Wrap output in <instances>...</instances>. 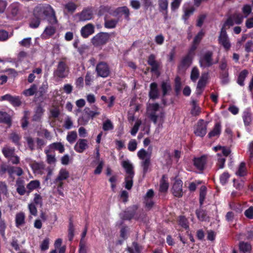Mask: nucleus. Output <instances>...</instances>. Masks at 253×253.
I'll return each mask as SVG.
<instances>
[{
	"mask_svg": "<svg viewBox=\"0 0 253 253\" xmlns=\"http://www.w3.org/2000/svg\"><path fill=\"white\" fill-rule=\"evenodd\" d=\"M73 126V123L71 117L69 116L67 117L65 119L63 126L66 129H69L72 127Z\"/></svg>",
	"mask_w": 253,
	"mask_h": 253,
	"instance_id": "obj_62",
	"label": "nucleus"
},
{
	"mask_svg": "<svg viewBox=\"0 0 253 253\" xmlns=\"http://www.w3.org/2000/svg\"><path fill=\"white\" fill-rule=\"evenodd\" d=\"M93 11L91 8H84L81 12L76 14L80 21H86L92 19Z\"/></svg>",
	"mask_w": 253,
	"mask_h": 253,
	"instance_id": "obj_9",
	"label": "nucleus"
},
{
	"mask_svg": "<svg viewBox=\"0 0 253 253\" xmlns=\"http://www.w3.org/2000/svg\"><path fill=\"white\" fill-rule=\"evenodd\" d=\"M151 154H149V155L147 158L145 159V160H142L140 163V165L143 169V175H145L146 173H147L149 170L151 166Z\"/></svg>",
	"mask_w": 253,
	"mask_h": 253,
	"instance_id": "obj_23",
	"label": "nucleus"
},
{
	"mask_svg": "<svg viewBox=\"0 0 253 253\" xmlns=\"http://www.w3.org/2000/svg\"><path fill=\"white\" fill-rule=\"evenodd\" d=\"M37 85L35 84H33L29 88L25 90L23 93L27 96H32L37 91Z\"/></svg>",
	"mask_w": 253,
	"mask_h": 253,
	"instance_id": "obj_43",
	"label": "nucleus"
},
{
	"mask_svg": "<svg viewBox=\"0 0 253 253\" xmlns=\"http://www.w3.org/2000/svg\"><path fill=\"white\" fill-rule=\"evenodd\" d=\"M102 128L104 131L111 130L114 128V126L112 122L107 119L103 123Z\"/></svg>",
	"mask_w": 253,
	"mask_h": 253,
	"instance_id": "obj_54",
	"label": "nucleus"
},
{
	"mask_svg": "<svg viewBox=\"0 0 253 253\" xmlns=\"http://www.w3.org/2000/svg\"><path fill=\"white\" fill-rule=\"evenodd\" d=\"M217 155L218 157L217 162L216 164L217 167H218V169H223L224 166L225 158L219 154H217Z\"/></svg>",
	"mask_w": 253,
	"mask_h": 253,
	"instance_id": "obj_57",
	"label": "nucleus"
},
{
	"mask_svg": "<svg viewBox=\"0 0 253 253\" xmlns=\"http://www.w3.org/2000/svg\"><path fill=\"white\" fill-rule=\"evenodd\" d=\"M46 149L51 152L57 150L60 153H63L65 151L64 145L61 142H54L48 145Z\"/></svg>",
	"mask_w": 253,
	"mask_h": 253,
	"instance_id": "obj_19",
	"label": "nucleus"
},
{
	"mask_svg": "<svg viewBox=\"0 0 253 253\" xmlns=\"http://www.w3.org/2000/svg\"><path fill=\"white\" fill-rule=\"evenodd\" d=\"M182 181L181 180H176L174 182L172 192L175 197H181L183 195Z\"/></svg>",
	"mask_w": 253,
	"mask_h": 253,
	"instance_id": "obj_10",
	"label": "nucleus"
},
{
	"mask_svg": "<svg viewBox=\"0 0 253 253\" xmlns=\"http://www.w3.org/2000/svg\"><path fill=\"white\" fill-rule=\"evenodd\" d=\"M141 121L139 120H137L135 122L134 126H133L130 131V133L132 135H135V134H136L139 129V126L141 125Z\"/></svg>",
	"mask_w": 253,
	"mask_h": 253,
	"instance_id": "obj_61",
	"label": "nucleus"
},
{
	"mask_svg": "<svg viewBox=\"0 0 253 253\" xmlns=\"http://www.w3.org/2000/svg\"><path fill=\"white\" fill-rule=\"evenodd\" d=\"M106 13H109L115 16V9H112V8L109 6H101L100 7L98 14L100 15H104Z\"/></svg>",
	"mask_w": 253,
	"mask_h": 253,
	"instance_id": "obj_30",
	"label": "nucleus"
},
{
	"mask_svg": "<svg viewBox=\"0 0 253 253\" xmlns=\"http://www.w3.org/2000/svg\"><path fill=\"white\" fill-rule=\"evenodd\" d=\"M110 38V34L105 32H100L94 36L91 40L92 44L99 47L105 44Z\"/></svg>",
	"mask_w": 253,
	"mask_h": 253,
	"instance_id": "obj_4",
	"label": "nucleus"
},
{
	"mask_svg": "<svg viewBox=\"0 0 253 253\" xmlns=\"http://www.w3.org/2000/svg\"><path fill=\"white\" fill-rule=\"evenodd\" d=\"M239 249L242 253H250L252 247L250 244L242 242L239 244Z\"/></svg>",
	"mask_w": 253,
	"mask_h": 253,
	"instance_id": "obj_36",
	"label": "nucleus"
},
{
	"mask_svg": "<svg viewBox=\"0 0 253 253\" xmlns=\"http://www.w3.org/2000/svg\"><path fill=\"white\" fill-rule=\"evenodd\" d=\"M25 216L23 212H20L16 214L15 223L17 227H19L25 223Z\"/></svg>",
	"mask_w": 253,
	"mask_h": 253,
	"instance_id": "obj_35",
	"label": "nucleus"
},
{
	"mask_svg": "<svg viewBox=\"0 0 253 253\" xmlns=\"http://www.w3.org/2000/svg\"><path fill=\"white\" fill-rule=\"evenodd\" d=\"M207 129V123L201 119L198 122L194 132L196 136L203 137L206 135Z\"/></svg>",
	"mask_w": 253,
	"mask_h": 253,
	"instance_id": "obj_8",
	"label": "nucleus"
},
{
	"mask_svg": "<svg viewBox=\"0 0 253 253\" xmlns=\"http://www.w3.org/2000/svg\"><path fill=\"white\" fill-rule=\"evenodd\" d=\"M118 23V20L105 18L104 27L107 29H114L116 27Z\"/></svg>",
	"mask_w": 253,
	"mask_h": 253,
	"instance_id": "obj_39",
	"label": "nucleus"
},
{
	"mask_svg": "<svg viewBox=\"0 0 253 253\" xmlns=\"http://www.w3.org/2000/svg\"><path fill=\"white\" fill-rule=\"evenodd\" d=\"M69 177V173L65 169H61L56 178V181H63Z\"/></svg>",
	"mask_w": 253,
	"mask_h": 253,
	"instance_id": "obj_33",
	"label": "nucleus"
},
{
	"mask_svg": "<svg viewBox=\"0 0 253 253\" xmlns=\"http://www.w3.org/2000/svg\"><path fill=\"white\" fill-rule=\"evenodd\" d=\"M32 168L35 173L39 174H42L46 169L45 165L43 162L35 163L32 166Z\"/></svg>",
	"mask_w": 253,
	"mask_h": 253,
	"instance_id": "obj_20",
	"label": "nucleus"
},
{
	"mask_svg": "<svg viewBox=\"0 0 253 253\" xmlns=\"http://www.w3.org/2000/svg\"><path fill=\"white\" fill-rule=\"evenodd\" d=\"M77 138V133L75 131L69 132L67 135V140L71 144L73 143Z\"/></svg>",
	"mask_w": 253,
	"mask_h": 253,
	"instance_id": "obj_50",
	"label": "nucleus"
},
{
	"mask_svg": "<svg viewBox=\"0 0 253 253\" xmlns=\"http://www.w3.org/2000/svg\"><path fill=\"white\" fill-rule=\"evenodd\" d=\"M69 73V67L63 61L58 63L56 69L53 72V76L57 79H64L68 77Z\"/></svg>",
	"mask_w": 253,
	"mask_h": 253,
	"instance_id": "obj_2",
	"label": "nucleus"
},
{
	"mask_svg": "<svg viewBox=\"0 0 253 253\" xmlns=\"http://www.w3.org/2000/svg\"><path fill=\"white\" fill-rule=\"evenodd\" d=\"M234 23L236 24H240L243 22L244 16L240 13H234L232 15Z\"/></svg>",
	"mask_w": 253,
	"mask_h": 253,
	"instance_id": "obj_53",
	"label": "nucleus"
},
{
	"mask_svg": "<svg viewBox=\"0 0 253 253\" xmlns=\"http://www.w3.org/2000/svg\"><path fill=\"white\" fill-rule=\"evenodd\" d=\"M95 111H91L88 107H85L84 110V113L89 118L93 119L94 117L99 115L100 112L98 111V108L96 107Z\"/></svg>",
	"mask_w": 253,
	"mask_h": 253,
	"instance_id": "obj_40",
	"label": "nucleus"
},
{
	"mask_svg": "<svg viewBox=\"0 0 253 253\" xmlns=\"http://www.w3.org/2000/svg\"><path fill=\"white\" fill-rule=\"evenodd\" d=\"M48 84L47 82H44L40 87L39 90L37 91L39 96H42L46 92L48 89Z\"/></svg>",
	"mask_w": 253,
	"mask_h": 253,
	"instance_id": "obj_48",
	"label": "nucleus"
},
{
	"mask_svg": "<svg viewBox=\"0 0 253 253\" xmlns=\"http://www.w3.org/2000/svg\"><path fill=\"white\" fill-rule=\"evenodd\" d=\"M95 31L94 26L91 23H88L83 26L81 30V36L84 38H87L93 34Z\"/></svg>",
	"mask_w": 253,
	"mask_h": 253,
	"instance_id": "obj_12",
	"label": "nucleus"
},
{
	"mask_svg": "<svg viewBox=\"0 0 253 253\" xmlns=\"http://www.w3.org/2000/svg\"><path fill=\"white\" fill-rule=\"evenodd\" d=\"M122 166L126 171V175H134V167L129 161H124Z\"/></svg>",
	"mask_w": 253,
	"mask_h": 253,
	"instance_id": "obj_17",
	"label": "nucleus"
},
{
	"mask_svg": "<svg viewBox=\"0 0 253 253\" xmlns=\"http://www.w3.org/2000/svg\"><path fill=\"white\" fill-rule=\"evenodd\" d=\"M206 193L207 188L205 186H202L200 188L199 198L200 204L201 206L204 204V202L206 198Z\"/></svg>",
	"mask_w": 253,
	"mask_h": 253,
	"instance_id": "obj_45",
	"label": "nucleus"
},
{
	"mask_svg": "<svg viewBox=\"0 0 253 253\" xmlns=\"http://www.w3.org/2000/svg\"><path fill=\"white\" fill-rule=\"evenodd\" d=\"M149 96L153 100L158 98L159 96V92L157 84L154 82L150 84Z\"/></svg>",
	"mask_w": 253,
	"mask_h": 253,
	"instance_id": "obj_14",
	"label": "nucleus"
},
{
	"mask_svg": "<svg viewBox=\"0 0 253 253\" xmlns=\"http://www.w3.org/2000/svg\"><path fill=\"white\" fill-rule=\"evenodd\" d=\"M201 113L200 108L197 105L195 101H193L192 108L191 111V113L193 116H198Z\"/></svg>",
	"mask_w": 253,
	"mask_h": 253,
	"instance_id": "obj_56",
	"label": "nucleus"
},
{
	"mask_svg": "<svg viewBox=\"0 0 253 253\" xmlns=\"http://www.w3.org/2000/svg\"><path fill=\"white\" fill-rule=\"evenodd\" d=\"M10 122V117L6 113L0 112V122L9 124Z\"/></svg>",
	"mask_w": 253,
	"mask_h": 253,
	"instance_id": "obj_51",
	"label": "nucleus"
},
{
	"mask_svg": "<svg viewBox=\"0 0 253 253\" xmlns=\"http://www.w3.org/2000/svg\"><path fill=\"white\" fill-rule=\"evenodd\" d=\"M88 148V141L85 139H80L74 146L75 151L78 153H83Z\"/></svg>",
	"mask_w": 253,
	"mask_h": 253,
	"instance_id": "obj_13",
	"label": "nucleus"
},
{
	"mask_svg": "<svg viewBox=\"0 0 253 253\" xmlns=\"http://www.w3.org/2000/svg\"><path fill=\"white\" fill-rule=\"evenodd\" d=\"M228 71H224L221 72L220 73V79L221 80V83L223 84H225L228 83L229 82V78H228Z\"/></svg>",
	"mask_w": 253,
	"mask_h": 253,
	"instance_id": "obj_59",
	"label": "nucleus"
},
{
	"mask_svg": "<svg viewBox=\"0 0 253 253\" xmlns=\"http://www.w3.org/2000/svg\"><path fill=\"white\" fill-rule=\"evenodd\" d=\"M236 174L239 176H244L247 174V168L244 162L240 163L236 171Z\"/></svg>",
	"mask_w": 253,
	"mask_h": 253,
	"instance_id": "obj_34",
	"label": "nucleus"
},
{
	"mask_svg": "<svg viewBox=\"0 0 253 253\" xmlns=\"http://www.w3.org/2000/svg\"><path fill=\"white\" fill-rule=\"evenodd\" d=\"M181 83L180 77H177L175 79L174 90L176 95L179 94L181 91Z\"/></svg>",
	"mask_w": 253,
	"mask_h": 253,
	"instance_id": "obj_55",
	"label": "nucleus"
},
{
	"mask_svg": "<svg viewBox=\"0 0 253 253\" xmlns=\"http://www.w3.org/2000/svg\"><path fill=\"white\" fill-rule=\"evenodd\" d=\"M148 64L151 66V71L156 72L159 68V64L156 60V56L154 54H150L148 58Z\"/></svg>",
	"mask_w": 253,
	"mask_h": 253,
	"instance_id": "obj_21",
	"label": "nucleus"
},
{
	"mask_svg": "<svg viewBox=\"0 0 253 253\" xmlns=\"http://www.w3.org/2000/svg\"><path fill=\"white\" fill-rule=\"evenodd\" d=\"M219 43L221 44L226 51L230 50L231 44L227 34L226 29L222 27L221 29L219 36L218 37Z\"/></svg>",
	"mask_w": 253,
	"mask_h": 253,
	"instance_id": "obj_7",
	"label": "nucleus"
},
{
	"mask_svg": "<svg viewBox=\"0 0 253 253\" xmlns=\"http://www.w3.org/2000/svg\"><path fill=\"white\" fill-rule=\"evenodd\" d=\"M196 214L197 218L200 221H205L208 218L206 211L202 209L197 210L196 211Z\"/></svg>",
	"mask_w": 253,
	"mask_h": 253,
	"instance_id": "obj_42",
	"label": "nucleus"
},
{
	"mask_svg": "<svg viewBox=\"0 0 253 253\" xmlns=\"http://www.w3.org/2000/svg\"><path fill=\"white\" fill-rule=\"evenodd\" d=\"M9 103L14 107H18L21 105V101L19 96H11Z\"/></svg>",
	"mask_w": 253,
	"mask_h": 253,
	"instance_id": "obj_52",
	"label": "nucleus"
},
{
	"mask_svg": "<svg viewBox=\"0 0 253 253\" xmlns=\"http://www.w3.org/2000/svg\"><path fill=\"white\" fill-rule=\"evenodd\" d=\"M137 206L133 205L121 214V218L123 220H130L132 218L138 220L143 213L142 211H137Z\"/></svg>",
	"mask_w": 253,
	"mask_h": 253,
	"instance_id": "obj_1",
	"label": "nucleus"
},
{
	"mask_svg": "<svg viewBox=\"0 0 253 253\" xmlns=\"http://www.w3.org/2000/svg\"><path fill=\"white\" fill-rule=\"evenodd\" d=\"M221 130V125L219 123H217L215 124L212 130H211L208 134L209 138L213 137L219 136Z\"/></svg>",
	"mask_w": 253,
	"mask_h": 253,
	"instance_id": "obj_26",
	"label": "nucleus"
},
{
	"mask_svg": "<svg viewBox=\"0 0 253 253\" xmlns=\"http://www.w3.org/2000/svg\"><path fill=\"white\" fill-rule=\"evenodd\" d=\"M41 18L36 17L33 18L30 23V27L32 28H38L41 23Z\"/></svg>",
	"mask_w": 253,
	"mask_h": 253,
	"instance_id": "obj_60",
	"label": "nucleus"
},
{
	"mask_svg": "<svg viewBox=\"0 0 253 253\" xmlns=\"http://www.w3.org/2000/svg\"><path fill=\"white\" fill-rule=\"evenodd\" d=\"M115 16L124 14L126 19L127 21L129 20V9L126 6H125L118 7L115 9Z\"/></svg>",
	"mask_w": 253,
	"mask_h": 253,
	"instance_id": "obj_16",
	"label": "nucleus"
},
{
	"mask_svg": "<svg viewBox=\"0 0 253 253\" xmlns=\"http://www.w3.org/2000/svg\"><path fill=\"white\" fill-rule=\"evenodd\" d=\"M129 253H140L141 249L136 243H133V248H128L127 249Z\"/></svg>",
	"mask_w": 253,
	"mask_h": 253,
	"instance_id": "obj_63",
	"label": "nucleus"
},
{
	"mask_svg": "<svg viewBox=\"0 0 253 253\" xmlns=\"http://www.w3.org/2000/svg\"><path fill=\"white\" fill-rule=\"evenodd\" d=\"M199 76V72L198 69L196 67H194L192 69L191 73V79L192 81L195 82Z\"/></svg>",
	"mask_w": 253,
	"mask_h": 253,
	"instance_id": "obj_64",
	"label": "nucleus"
},
{
	"mask_svg": "<svg viewBox=\"0 0 253 253\" xmlns=\"http://www.w3.org/2000/svg\"><path fill=\"white\" fill-rule=\"evenodd\" d=\"M199 64L201 68H208L211 66L213 64V52L208 50L200 55Z\"/></svg>",
	"mask_w": 253,
	"mask_h": 253,
	"instance_id": "obj_5",
	"label": "nucleus"
},
{
	"mask_svg": "<svg viewBox=\"0 0 253 253\" xmlns=\"http://www.w3.org/2000/svg\"><path fill=\"white\" fill-rule=\"evenodd\" d=\"M248 73L249 72L247 70H244L240 72L237 79V83L240 85H244V81L247 77Z\"/></svg>",
	"mask_w": 253,
	"mask_h": 253,
	"instance_id": "obj_37",
	"label": "nucleus"
},
{
	"mask_svg": "<svg viewBox=\"0 0 253 253\" xmlns=\"http://www.w3.org/2000/svg\"><path fill=\"white\" fill-rule=\"evenodd\" d=\"M15 149L14 148L10 147L8 146H5L2 149V153L7 159L15 154Z\"/></svg>",
	"mask_w": 253,
	"mask_h": 253,
	"instance_id": "obj_29",
	"label": "nucleus"
},
{
	"mask_svg": "<svg viewBox=\"0 0 253 253\" xmlns=\"http://www.w3.org/2000/svg\"><path fill=\"white\" fill-rule=\"evenodd\" d=\"M40 182L39 180H35L31 181L27 185V195H28L32 191L39 188Z\"/></svg>",
	"mask_w": 253,
	"mask_h": 253,
	"instance_id": "obj_31",
	"label": "nucleus"
},
{
	"mask_svg": "<svg viewBox=\"0 0 253 253\" xmlns=\"http://www.w3.org/2000/svg\"><path fill=\"white\" fill-rule=\"evenodd\" d=\"M53 8L49 4L37 5L34 10V15L36 17L41 18L50 15V13L53 11Z\"/></svg>",
	"mask_w": 253,
	"mask_h": 253,
	"instance_id": "obj_3",
	"label": "nucleus"
},
{
	"mask_svg": "<svg viewBox=\"0 0 253 253\" xmlns=\"http://www.w3.org/2000/svg\"><path fill=\"white\" fill-rule=\"evenodd\" d=\"M21 5L18 2L11 3L9 6L10 13L13 17H15L19 13Z\"/></svg>",
	"mask_w": 253,
	"mask_h": 253,
	"instance_id": "obj_27",
	"label": "nucleus"
},
{
	"mask_svg": "<svg viewBox=\"0 0 253 253\" xmlns=\"http://www.w3.org/2000/svg\"><path fill=\"white\" fill-rule=\"evenodd\" d=\"M21 136L16 132H12L10 134L9 139L17 146H20V140Z\"/></svg>",
	"mask_w": 253,
	"mask_h": 253,
	"instance_id": "obj_41",
	"label": "nucleus"
},
{
	"mask_svg": "<svg viewBox=\"0 0 253 253\" xmlns=\"http://www.w3.org/2000/svg\"><path fill=\"white\" fill-rule=\"evenodd\" d=\"M208 79V74H204L202 75L199 80L197 86V93L200 95L206 86Z\"/></svg>",
	"mask_w": 253,
	"mask_h": 253,
	"instance_id": "obj_15",
	"label": "nucleus"
},
{
	"mask_svg": "<svg viewBox=\"0 0 253 253\" xmlns=\"http://www.w3.org/2000/svg\"><path fill=\"white\" fill-rule=\"evenodd\" d=\"M206 163V157L205 156L195 158L194 160V166L199 170H202L204 169Z\"/></svg>",
	"mask_w": 253,
	"mask_h": 253,
	"instance_id": "obj_24",
	"label": "nucleus"
},
{
	"mask_svg": "<svg viewBox=\"0 0 253 253\" xmlns=\"http://www.w3.org/2000/svg\"><path fill=\"white\" fill-rule=\"evenodd\" d=\"M60 114L59 109L57 107H54L50 110L49 118H52L54 119L57 118Z\"/></svg>",
	"mask_w": 253,
	"mask_h": 253,
	"instance_id": "obj_58",
	"label": "nucleus"
},
{
	"mask_svg": "<svg viewBox=\"0 0 253 253\" xmlns=\"http://www.w3.org/2000/svg\"><path fill=\"white\" fill-rule=\"evenodd\" d=\"M169 2L168 0H158L159 8L160 12H166L167 14Z\"/></svg>",
	"mask_w": 253,
	"mask_h": 253,
	"instance_id": "obj_38",
	"label": "nucleus"
},
{
	"mask_svg": "<svg viewBox=\"0 0 253 253\" xmlns=\"http://www.w3.org/2000/svg\"><path fill=\"white\" fill-rule=\"evenodd\" d=\"M191 62L192 59L190 56V54H188L182 58L179 68L182 69H186L190 66Z\"/></svg>",
	"mask_w": 253,
	"mask_h": 253,
	"instance_id": "obj_25",
	"label": "nucleus"
},
{
	"mask_svg": "<svg viewBox=\"0 0 253 253\" xmlns=\"http://www.w3.org/2000/svg\"><path fill=\"white\" fill-rule=\"evenodd\" d=\"M47 18V20L49 24L51 25V26H53V25L56 24L58 23V20L56 16L55 11L54 10H53V11L50 13V15L46 17Z\"/></svg>",
	"mask_w": 253,
	"mask_h": 253,
	"instance_id": "obj_47",
	"label": "nucleus"
},
{
	"mask_svg": "<svg viewBox=\"0 0 253 253\" xmlns=\"http://www.w3.org/2000/svg\"><path fill=\"white\" fill-rule=\"evenodd\" d=\"M134 175H126L125 177V188L127 190L131 189L133 185V178Z\"/></svg>",
	"mask_w": 253,
	"mask_h": 253,
	"instance_id": "obj_44",
	"label": "nucleus"
},
{
	"mask_svg": "<svg viewBox=\"0 0 253 253\" xmlns=\"http://www.w3.org/2000/svg\"><path fill=\"white\" fill-rule=\"evenodd\" d=\"M95 71L97 76L105 78L110 76L111 74L110 68L107 63L101 61L96 65Z\"/></svg>",
	"mask_w": 253,
	"mask_h": 253,
	"instance_id": "obj_6",
	"label": "nucleus"
},
{
	"mask_svg": "<svg viewBox=\"0 0 253 253\" xmlns=\"http://www.w3.org/2000/svg\"><path fill=\"white\" fill-rule=\"evenodd\" d=\"M65 9L67 12L73 13L77 8L76 4L73 2H69L64 5Z\"/></svg>",
	"mask_w": 253,
	"mask_h": 253,
	"instance_id": "obj_46",
	"label": "nucleus"
},
{
	"mask_svg": "<svg viewBox=\"0 0 253 253\" xmlns=\"http://www.w3.org/2000/svg\"><path fill=\"white\" fill-rule=\"evenodd\" d=\"M44 152L46 155V161L49 164H51L52 163H54L56 161V159L55 158V156L51 154L50 153L52 152L49 150L45 149L44 150Z\"/></svg>",
	"mask_w": 253,
	"mask_h": 253,
	"instance_id": "obj_49",
	"label": "nucleus"
},
{
	"mask_svg": "<svg viewBox=\"0 0 253 253\" xmlns=\"http://www.w3.org/2000/svg\"><path fill=\"white\" fill-rule=\"evenodd\" d=\"M44 112V109L41 105L37 106L35 111V114L32 117V121L35 122L40 121Z\"/></svg>",
	"mask_w": 253,
	"mask_h": 253,
	"instance_id": "obj_22",
	"label": "nucleus"
},
{
	"mask_svg": "<svg viewBox=\"0 0 253 253\" xmlns=\"http://www.w3.org/2000/svg\"><path fill=\"white\" fill-rule=\"evenodd\" d=\"M243 119L244 124L246 126H250L252 122V116L251 111L247 109L243 114Z\"/></svg>",
	"mask_w": 253,
	"mask_h": 253,
	"instance_id": "obj_28",
	"label": "nucleus"
},
{
	"mask_svg": "<svg viewBox=\"0 0 253 253\" xmlns=\"http://www.w3.org/2000/svg\"><path fill=\"white\" fill-rule=\"evenodd\" d=\"M56 32V27L49 25L47 26L42 35V38L47 39L52 37Z\"/></svg>",
	"mask_w": 253,
	"mask_h": 253,
	"instance_id": "obj_18",
	"label": "nucleus"
},
{
	"mask_svg": "<svg viewBox=\"0 0 253 253\" xmlns=\"http://www.w3.org/2000/svg\"><path fill=\"white\" fill-rule=\"evenodd\" d=\"M159 108L160 106L158 103L150 104L148 107V110L150 112V118L154 124L157 122L158 116L156 113Z\"/></svg>",
	"mask_w": 253,
	"mask_h": 253,
	"instance_id": "obj_11",
	"label": "nucleus"
},
{
	"mask_svg": "<svg viewBox=\"0 0 253 253\" xmlns=\"http://www.w3.org/2000/svg\"><path fill=\"white\" fill-rule=\"evenodd\" d=\"M163 96H165L171 90V86L169 81H163L161 84Z\"/></svg>",
	"mask_w": 253,
	"mask_h": 253,
	"instance_id": "obj_32",
	"label": "nucleus"
}]
</instances>
